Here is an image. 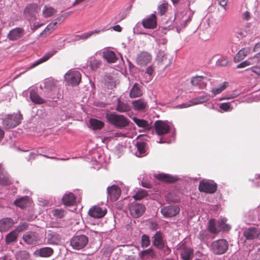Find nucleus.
<instances>
[{"label": "nucleus", "instance_id": "obj_55", "mask_svg": "<svg viewBox=\"0 0 260 260\" xmlns=\"http://www.w3.org/2000/svg\"><path fill=\"white\" fill-rule=\"evenodd\" d=\"M147 195V192L145 190H141L138 191L137 193L133 196V198L136 200H138L142 199L143 198L146 197Z\"/></svg>", "mask_w": 260, "mask_h": 260}, {"label": "nucleus", "instance_id": "obj_49", "mask_svg": "<svg viewBox=\"0 0 260 260\" xmlns=\"http://www.w3.org/2000/svg\"><path fill=\"white\" fill-rule=\"evenodd\" d=\"M255 63H256V61H254L253 59H252V58H250L249 59L245 60L238 64L236 67V68H244L247 66L254 64Z\"/></svg>", "mask_w": 260, "mask_h": 260}, {"label": "nucleus", "instance_id": "obj_46", "mask_svg": "<svg viewBox=\"0 0 260 260\" xmlns=\"http://www.w3.org/2000/svg\"><path fill=\"white\" fill-rule=\"evenodd\" d=\"M56 12V10L53 8L45 6L43 10V14L45 17L48 18L52 16Z\"/></svg>", "mask_w": 260, "mask_h": 260}, {"label": "nucleus", "instance_id": "obj_19", "mask_svg": "<svg viewBox=\"0 0 260 260\" xmlns=\"http://www.w3.org/2000/svg\"><path fill=\"white\" fill-rule=\"evenodd\" d=\"M142 24L144 28L153 29L156 27L157 22L155 14H152L148 17L144 19Z\"/></svg>", "mask_w": 260, "mask_h": 260}, {"label": "nucleus", "instance_id": "obj_26", "mask_svg": "<svg viewBox=\"0 0 260 260\" xmlns=\"http://www.w3.org/2000/svg\"><path fill=\"white\" fill-rule=\"evenodd\" d=\"M104 58L109 63H115L118 58L114 52L110 50H106L103 52Z\"/></svg>", "mask_w": 260, "mask_h": 260}, {"label": "nucleus", "instance_id": "obj_48", "mask_svg": "<svg viewBox=\"0 0 260 260\" xmlns=\"http://www.w3.org/2000/svg\"><path fill=\"white\" fill-rule=\"evenodd\" d=\"M66 212L62 209H54L52 210V214L56 218H62L65 215Z\"/></svg>", "mask_w": 260, "mask_h": 260}, {"label": "nucleus", "instance_id": "obj_16", "mask_svg": "<svg viewBox=\"0 0 260 260\" xmlns=\"http://www.w3.org/2000/svg\"><path fill=\"white\" fill-rule=\"evenodd\" d=\"M260 234V230L255 227H251L246 229L243 235L247 240H253L257 238Z\"/></svg>", "mask_w": 260, "mask_h": 260}, {"label": "nucleus", "instance_id": "obj_10", "mask_svg": "<svg viewBox=\"0 0 260 260\" xmlns=\"http://www.w3.org/2000/svg\"><path fill=\"white\" fill-rule=\"evenodd\" d=\"M180 212V208L177 205H170L162 208L160 212L165 217H174Z\"/></svg>", "mask_w": 260, "mask_h": 260}, {"label": "nucleus", "instance_id": "obj_34", "mask_svg": "<svg viewBox=\"0 0 260 260\" xmlns=\"http://www.w3.org/2000/svg\"><path fill=\"white\" fill-rule=\"evenodd\" d=\"M134 122L140 127L144 128L146 130H149L151 128V123L144 119H139L134 117L133 118Z\"/></svg>", "mask_w": 260, "mask_h": 260}, {"label": "nucleus", "instance_id": "obj_31", "mask_svg": "<svg viewBox=\"0 0 260 260\" xmlns=\"http://www.w3.org/2000/svg\"><path fill=\"white\" fill-rule=\"evenodd\" d=\"M56 53V50H52L49 51L47 52L43 56L40 58L37 61L34 62L31 66V67L34 68L38 64L42 63L44 62L47 61L48 59H49L51 57H52L53 55H54Z\"/></svg>", "mask_w": 260, "mask_h": 260}, {"label": "nucleus", "instance_id": "obj_61", "mask_svg": "<svg viewBox=\"0 0 260 260\" xmlns=\"http://www.w3.org/2000/svg\"><path fill=\"white\" fill-rule=\"evenodd\" d=\"M154 71V67H153V66H149L146 69L145 73L147 74L148 75H149V78H148V81L149 80H151L152 79V75H153Z\"/></svg>", "mask_w": 260, "mask_h": 260}, {"label": "nucleus", "instance_id": "obj_11", "mask_svg": "<svg viewBox=\"0 0 260 260\" xmlns=\"http://www.w3.org/2000/svg\"><path fill=\"white\" fill-rule=\"evenodd\" d=\"M107 213L105 208H102L98 206H95L90 208L88 211V214L95 218H100L104 217Z\"/></svg>", "mask_w": 260, "mask_h": 260}, {"label": "nucleus", "instance_id": "obj_45", "mask_svg": "<svg viewBox=\"0 0 260 260\" xmlns=\"http://www.w3.org/2000/svg\"><path fill=\"white\" fill-rule=\"evenodd\" d=\"M228 85H229L228 82H224L223 83L219 85L218 87L213 88L211 90V92L214 95L219 94L226 88V87L228 86Z\"/></svg>", "mask_w": 260, "mask_h": 260}, {"label": "nucleus", "instance_id": "obj_30", "mask_svg": "<svg viewBox=\"0 0 260 260\" xmlns=\"http://www.w3.org/2000/svg\"><path fill=\"white\" fill-rule=\"evenodd\" d=\"M207 230H202L200 232L198 238L203 242L207 243L209 240L212 239L213 237Z\"/></svg>", "mask_w": 260, "mask_h": 260}, {"label": "nucleus", "instance_id": "obj_38", "mask_svg": "<svg viewBox=\"0 0 260 260\" xmlns=\"http://www.w3.org/2000/svg\"><path fill=\"white\" fill-rule=\"evenodd\" d=\"M29 201V198L27 196H24L21 197L19 199H16L14 202V204L17 207H19L21 208H23L25 207L28 204Z\"/></svg>", "mask_w": 260, "mask_h": 260}, {"label": "nucleus", "instance_id": "obj_9", "mask_svg": "<svg viewBox=\"0 0 260 260\" xmlns=\"http://www.w3.org/2000/svg\"><path fill=\"white\" fill-rule=\"evenodd\" d=\"M217 184L213 182L202 181L200 182L199 189L201 192L213 193L217 190Z\"/></svg>", "mask_w": 260, "mask_h": 260}, {"label": "nucleus", "instance_id": "obj_2", "mask_svg": "<svg viewBox=\"0 0 260 260\" xmlns=\"http://www.w3.org/2000/svg\"><path fill=\"white\" fill-rule=\"evenodd\" d=\"M106 118L109 123L117 128H122L129 124L128 119L122 115L109 113L106 114Z\"/></svg>", "mask_w": 260, "mask_h": 260}, {"label": "nucleus", "instance_id": "obj_43", "mask_svg": "<svg viewBox=\"0 0 260 260\" xmlns=\"http://www.w3.org/2000/svg\"><path fill=\"white\" fill-rule=\"evenodd\" d=\"M10 183L11 181L8 176L4 174L2 165L0 164V184L8 185L10 184Z\"/></svg>", "mask_w": 260, "mask_h": 260}, {"label": "nucleus", "instance_id": "obj_3", "mask_svg": "<svg viewBox=\"0 0 260 260\" xmlns=\"http://www.w3.org/2000/svg\"><path fill=\"white\" fill-rule=\"evenodd\" d=\"M22 118V115L20 112L8 115L3 119V125L7 129L13 128L21 123Z\"/></svg>", "mask_w": 260, "mask_h": 260}, {"label": "nucleus", "instance_id": "obj_63", "mask_svg": "<svg viewBox=\"0 0 260 260\" xmlns=\"http://www.w3.org/2000/svg\"><path fill=\"white\" fill-rule=\"evenodd\" d=\"M247 70H250L257 75H260V66L252 67L249 69H247Z\"/></svg>", "mask_w": 260, "mask_h": 260}, {"label": "nucleus", "instance_id": "obj_27", "mask_svg": "<svg viewBox=\"0 0 260 260\" xmlns=\"http://www.w3.org/2000/svg\"><path fill=\"white\" fill-rule=\"evenodd\" d=\"M210 95L208 93H206L192 99L191 100L189 101V103H191V105H192V106L198 104H201L205 102L209 101L210 100Z\"/></svg>", "mask_w": 260, "mask_h": 260}, {"label": "nucleus", "instance_id": "obj_52", "mask_svg": "<svg viewBox=\"0 0 260 260\" xmlns=\"http://www.w3.org/2000/svg\"><path fill=\"white\" fill-rule=\"evenodd\" d=\"M137 150L140 154H143L146 151V143L143 142H137L136 143Z\"/></svg>", "mask_w": 260, "mask_h": 260}, {"label": "nucleus", "instance_id": "obj_29", "mask_svg": "<svg viewBox=\"0 0 260 260\" xmlns=\"http://www.w3.org/2000/svg\"><path fill=\"white\" fill-rule=\"evenodd\" d=\"M116 110L119 112H127L131 110V106L126 102L117 99V104Z\"/></svg>", "mask_w": 260, "mask_h": 260}, {"label": "nucleus", "instance_id": "obj_39", "mask_svg": "<svg viewBox=\"0 0 260 260\" xmlns=\"http://www.w3.org/2000/svg\"><path fill=\"white\" fill-rule=\"evenodd\" d=\"M18 235V233L15 230L14 231H11L6 236V243L7 244H9L11 243L16 241L17 239Z\"/></svg>", "mask_w": 260, "mask_h": 260}, {"label": "nucleus", "instance_id": "obj_13", "mask_svg": "<svg viewBox=\"0 0 260 260\" xmlns=\"http://www.w3.org/2000/svg\"><path fill=\"white\" fill-rule=\"evenodd\" d=\"M107 190L108 196L113 202L117 201L121 194V190L117 185H113L108 187Z\"/></svg>", "mask_w": 260, "mask_h": 260}, {"label": "nucleus", "instance_id": "obj_1", "mask_svg": "<svg viewBox=\"0 0 260 260\" xmlns=\"http://www.w3.org/2000/svg\"><path fill=\"white\" fill-rule=\"evenodd\" d=\"M154 125L157 135L159 136H162L160 138L159 140L157 141V142L159 143H171L173 139H174L173 137L170 138H167L163 136L165 134H168L171 129V126L168 123L161 120H157L155 122Z\"/></svg>", "mask_w": 260, "mask_h": 260}, {"label": "nucleus", "instance_id": "obj_28", "mask_svg": "<svg viewBox=\"0 0 260 260\" xmlns=\"http://www.w3.org/2000/svg\"><path fill=\"white\" fill-rule=\"evenodd\" d=\"M134 108L136 111H143L147 105V103L142 99L135 100L132 102Z\"/></svg>", "mask_w": 260, "mask_h": 260}, {"label": "nucleus", "instance_id": "obj_58", "mask_svg": "<svg viewBox=\"0 0 260 260\" xmlns=\"http://www.w3.org/2000/svg\"><path fill=\"white\" fill-rule=\"evenodd\" d=\"M226 220L224 219H222L218 221V226L219 227L223 230V231H229L230 229V226L225 223Z\"/></svg>", "mask_w": 260, "mask_h": 260}, {"label": "nucleus", "instance_id": "obj_15", "mask_svg": "<svg viewBox=\"0 0 260 260\" xmlns=\"http://www.w3.org/2000/svg\"><path fill=\"white\" fill-rule=\"evenodd\" d=\"M153 245L159 250H162L165 247V241L162 234L160 231H157L152 237Z\"/></svg>", "mask_w": 260, "mask_h": 260}, {"label": "nucleus", "instance_id": "obj_57", "mask_svg": "<svg viewBox=\"0 0 260 260\" xmlns=\"http://www.w3.org/2000/svg\"><path fill=\"white\" fill-rule=\"evenodd\" d=\"M168 9V4L163 3L158 7V13L160 15H164L167 11Z\"/></svg>", "mask_w": 260, "mask_h": 260}, {"label": "nucleus", "instance_id": "obj_47", "mask_svg": "<svg viewBox=\"0 0 260 260\" xmlns=\"http://www.w3.org/2000/svg\"><path fill=\"white\" fill-rule=\"evenodd\" d=\"M62 18L61 17H57L55 20L50 23L46 27L45 31L47 30L49 33L52 31L57 26L58 21H62Z\"/></svg>", "mask_w": 260, "mask_h": 260}, {"label": "nucleus", "instance_id": "obj_33", "mask_svg": "<svg viewBox=\"0 0 260 260\" xmlns=\"http://www.w3.org/2000/svg\"><path fill=\"white\" fill-rule=\"evenodd\" d=\"M29 98L31 101L37 104H43L45 100L41 98L35 89H31L30 91Z\"/></svg>", "mask_w": 260, "mask_h": 260}, {"label": "nucleus", "instance_id": "obj_35", "mask_svg": "<svg viewBox=\"0 0 260 260\" xmlns=\"http://www.w3.org/2000/svg\"><path fill=\"white\" fill-rule=\"evenodd\" d=\"M156 177L160 181L168 183H172L177 180V177L167 174H159Z\"/></svg>", "mask_w": 260, "mask_h": 260}, {"label": "nucleus", "instance_id": "obj_53", "mask_svg": "<svg viewBox=\"0 0 260 260\" xmlns=\"http://www.w3.org/2000/svg\"><path fill=\"white\" fill-rule=\"evenodd\" d=\"M229 63V60L227 57H221L216 61V65L219 67L226 66Z\"/></svg>", "mask_w": 260, "mask_h": 260}, {"label": "nucleus", "instance_id": "obj_23", "mask_svg": "<svg viewBox=\"0 0 260 260\" xmlns=\"http://www.w3.org/2000/svg\"><path fill=\"white\" fill-rule=\"evenodd\" d=\"M251 52L250 47H244L240 50L234 58V61L235 63L240 62L244 59Z\"/></svg>", "mask_w": 260, "mask_h": 260}, {"label": "nucleus", "instance_id": "obj_20", "mask_svg": "<svg viewBox=\"0 0 260 260\" xmlns=\"http://www.w3.org/2000/svg\"><path fill=\"white\" fill-rule=\"evenodd\" d=\"M38 6L36 4H29L24 10V15L28 19L31 20L36 17V11Z\"/></svg>", "mask_w": 260, "mask_h": 260}, {"label": "nucleus", "instance_id": "obj_14", "mask_svg": "<svg viewBox=\"0 0 260 260\" xmlns=\"http://www.w3.org/2000/svg\"><path fill=\"white\" fill-rule=\"evenodd\" d=\"M15 223L16 222L10 217H5L0 219V232L8 231Z\"/></svg>", "mask_w": 260, "mask_h": 260}, {"label": "nucleus", "instance_id": "obj_6", "mask_svg": "<svg viewBox=\"0 0 260 260\" xmlns=\"http://www.w3.org/2000/svg\"><path fill=\"white\" fill-rule=\"evenodd\" d=\"M177 250L180 252V256L183 260H190L193 256V249L187 247L185 243L180 242L177 246Z\"/></svg>", "mask_w": 260, "mask_h": 260}, {"label": "nucleus", "instance_id": "obj_60", "mask_svg": "<svg viewBox=\"0 0 260 260\" xmlns=\"http://www.w3.org/2000/svg\"><path fill=\"white\" fill-rule=\"evenodd\" d=\"M157 58L159 61L163 62L167 59V55L164 51L159 50L157 53Z\"/></svg>", "mask_w": 260, "mask_h": 260}, {"label": "nucleus", "instance_id": "obj_36", "mask_svg": "<svg viewBox=\"0 0 260 260\" xmlns=\"http://www.w3.org/2000/svg\"><path fill=\"white\" fill-rule=\"evenodd\" d=\"M139 255L142 259L153 258L155 256V253L153 249L149 248L142 251Z\"/></svg>", "mask_w": 260, "mask_h": 260}, {"label": "nucleus", "instance_id": "obj_17", "mask_svg": "<svg viewBox=\"0 0 260 260\" xmlns=\"http://www.w3.org/2000/svg\"><path fill=\"white\" fill-rule=\"evenodd\" d=\"M47 240L50 244L58 245L61 242V237L57 233L49 230L47 235Z\"/></svg>", "mask_w": 260, "mask_h": 260}, {"label": "nucleus", "instance_id": "obj_64", "mask_svg": "<svg viewBox=\"0 0 260 260\" xmlns=\"http://www.w3.org/2000/svg\"><path fill=\"white\" fill-rule=\"evenodd\" d=\"M254 61H256V63H260V52L255 54L252 58Z\"/></svg>", "mask_w": 260, "mask_h": 260}, {"label": "nucleus", "instance_id": "obj_18", "mask_svg": "<svg viewBox=\"0 0 260 260\" xmlns=\"http://www.w3.org/2000/svg\"><path fill=\"white\" fill-rule=\"evenodd\" d=\"M152 57L150 54L147 52H142L137 57L136 61L138 64L145 66L151 61Z\"/></svg>", "mask_w": 260, "mask_h": 260}, {"label": "nucleus", "instance_id": "obj_12", "mask_svg": "<svg viewBox=\"0 0 260 260\" xmlns=\"http://www.w3.org/2000/svg\"><path fill=\"white\" fill-rule=\"evenodd\" d=\"M23 240L28 244H36L39 242L40 238L36 233L29 231L23 235Z\"/></svg>", "mask_w": 260, "mask_h": 260}, {"label": "nucleus", "instance_id": "obj_5", "mask_svg": "<svg viewBox=\"0 0 260 260\" xmlns=\"http://www.w3.org/2000/svg\"><path fill=\"white\" fill-rule=\"evenodd\" d=\"M88 242V237L81 235L73 237L71 240L70 244L74 249L80 250L85 247Z\"/></svg>", "mask_w": 260, "mask_h": 260}, {"label": "nucleus", "instance_id": "obj_22", "mask_svg": "<svg viewBox=\"0 0 260 260\" xmlns=\"http://www.w3.org/2000/svg\"><path fill=\"white\" fill-rule=\"evenodd\" d=\"M193 14L190 12L189 14H185L182 16L181 19L178 21L177 17L176 19L177 21V28L182 29L186 26L188 23H189L192 18Z\"/></svg>", "mask_w": 260, "mask_h": 260}, {"label": "nucleus", "instance_id": "obj_7", "mask_svg": "<svg viewBox=\"0 0 260 260\" xmlns=\"http://www.w3.org/2000/svg\"><path fill=\"white\" fill-rule=\"evenodd\" d=\"M64 79L68 84L75 86L78 85L80 83L81 76L79 71H70L65 74Z\"/></svg>", "mask_w": 260, "mask_h": 260}, {"label": "nucleus", "instance_id": "obj_37", "mask_svg": "<svg viewBox=\"0 0 260 260\" xmlns=\"http://www.w3.org/2000/svg\"><path fill=\"white\" fill-rule=\"evenodd\" d=\"M63 203L68 206H71L73 205L76 201V198L74 194L73 193H69L68 194H65L62 197Z\"/></svg>", "mask_w": 260, "mask_h": 260}, {"label": "nucleus", "instance_id": "obj_42", "mask_svg": "<svg viewBox=\"0 0 260 260\" xmlns=\"http://www.w3.org/2000/svg\"><path fill=\"white\" fill-rule=\"evenodd\" d=\"M54 87V82L52 79H47L45 80L43 84H41L40 86V88L41 89L44 88L46 89L48 91L53 89Z\"/></svg>", "mask_w": 260, "mask_h": 260}, {"label": "nucleus", "instance_id": "obj_50", "mask_svg": "<svg viewBox=\"0 0 260 260\" xmlns=\"http://www.w3.org/2000/svg\"><path fill=\"white\" fill-rule=\"evenodd\" d=\"M141 247L146 248L150 245V240L149 237L147 235H143L141 236Z\"/></svg>", "mask_w": 260, "mask_h": 260}, {"label": "nucleus", "instance_id": "obj_54", "mask_svg": "<svg viewBox=\"0 0 260 260\" xmlns=\"http://www.w3.org/2000/svg\"><path fill=\"white\" fill-rule=\"evenodd\" d=\"M89 37H90V34L85 32L80 35H75L74 36L72 41L76 42L80 40H86Z\"/></svg>", "mask_w": 260, "mask_h": 260}, {"label": "nucleus", "instance_id": "obj_51", "mask_svg": "<svg viewBox=\"0 0 260 260\" xmlns=\"http://www.w3.org/2000/svg\"><path fill=\"white\" fill-rule=\"evenodd\" d=\"M101 65V61L96 59L93 58L90 61V69L93 71L97 70Z\"/></svg>", "mask_w": 260, "mask_h": 260}, {"label": "nucleus", "instance_id": "obj_59", "mask_svg": "<svg viewBox=\"0 0 260 260\" xmlns=\"http://www.w3.org/2000/svg\"><path fill=\"white\" fill-rule=\"evenodd\" d=\"M49 228L53 229H61L63 228L62 224L56 221H52L49 223Z\"/></svg>", "mask_w": 260, "mask_h": 260}, {"label": "nucleus", "instance_id": "obj_62", "mask_svg": "<svg viewBox=\"0 0 260 260\" xmlns=\"http://www.w3.org/2000/svg\"><path fill=\"white\" fill-rule=\"evenodd\" d=\"M219 107L221 110L228 111L231 109V105L229 103H223L220 105Z\"/></svg>", "mask_w": 260, "mask_h": 260}, {"label": "nucleus", "instance_id": "obj_4", "mask_svg": "<svg viewBox=\"0 0 260 260\" xmlns=\"http://www.w3.org/2000/svg\"><path fill=\"white\" fill-rule=\"evenodd\" d=\"M228 246V243L225 239H218L211 243L210 250L214 254L221 255L226 251Z\"/></svg>", "mask_w": 260, "mask_h": 260}, {"label": "nucleus", "instance_id": "obj_41", "mask_svg": "<svg viewBox=\"0 0 260 260\" xmlns=\"http://www.w3.org/2000/svg\"><path fill=\"white\" fill-rule=\"evenodd\" d=\"M15 256L16 260H28L30 258V254L26 250H19L16 252Z\"/></svg>", "mask_w": 260, "mask_h": 260}, {"label": "nucleus", "instance_id": "obj_56", "mask_svg": "<svg viewBox=\"0 0 260 260\" xmlns=\"http://www.w3.org/2000/svg\"><path fill=\"white\" fill-rule=\"evenodd\" d=\"M28 224L26 222H21L17 225L15 230L18 233V232H22L28 228Z\"/></svg>", "mask_w": 260, "mask_h": 260}, {"label": "nucleus", "instance_id": "obj_40", "mask_svg": "<svg viewBox=\"0 0 260 260\" xmlns=\"http://www.w3.org/2000/svg\"><path fill=\"white\" fill-rule=\"evenodd\" d=\"M89 124L93 130L101 129L104 125V122L102 121L94 118L90 119Z\"/></svg>", "mask_w": 260, "mask_h": 260}, {"label": "nucleus", "instance_id": "obj_44", "mask_svg": "<svg viewBox=\"0 0 260 260\" xmlns=\"http://www.w3.org/2000/svg\"><path fill=\"white\" fill-rule=\"evenodd\" d=\"M207 230L212 234H216L219 233V230L216 226L215 219H211L209 221Z\"/></svg>", "mask_w": 260, "mask_h": 260}, {"label": "nucleus", "instance_id": "obj_25", "mask_svg": "<svg viewBox=\"0 0 260 260\" xmlns=\"http://www.w3.org/2000/svg\"><path fill=\"white\" fill-rule=\"evenodd\" d=\"M207 80V78L198 76L193 77L191 80V83L193 86H199L200 88H204L207 85V82L204 80Z\"/></svg>", "mask_w": 260, "mask_h": 260}, {"label": "nucleus", "instance_id": "obj_8", "mask_svg": "<svg viewBox=\"0 0 260 260\" xmlns=\"http://www.w3.org/2000/svg\"><path fill=\"white\" fill-rule=\"evenodd\" d=\"M130 214L134 218H138L142 215L145 210V207L142 204L132 203L129 207Z\"/></svg>", "mask_w": 260, "mask_h": 260}, {"label": "nucleus", "instance_id": "obj_32", "mask_svg": "<svg viewBox=\"0 0 260 260\" xmlns=\"http://www.w3.org/2000/svg\"><path fill=\"white\" fill-rule=\"evenodd\" d=\"M141 85L140 84L136 83L131 89L129 93L131 98H134L140 96L142 95V90L141 89Z\"/></svg>", "mask_w": 260, "mask_h": 260}, {"label": "nucleus", "instance_id": "obj_24", "mask_svg": "<svg viewBox=\"0 0 260 260\" xmlns=\"http://www.w3.org/2000/svg\"><path fill=\"white\" fill-rule=\"evenodd\" d=\"M53 249L50 247H45L36 250L35 254L42 257H48L53 253Z\"/></svg>", "mask_w": 260, "mask_h": 260}, {"label": "nucleus", "instance_id": "obj_21", "mask_svg": "<svg viewBox=\"0 0 260 260\" xmlns=\"http://www.w3.org/2000/svg\"><path fill=\"white\" fill-rule=\"evenodd\" d=\"M24 35V30L20 27H16L10 30L7 38L11 41H16L21 38Z\"/></svg>", "mask_w": 260, "mask_h": 260}]
</instances>
